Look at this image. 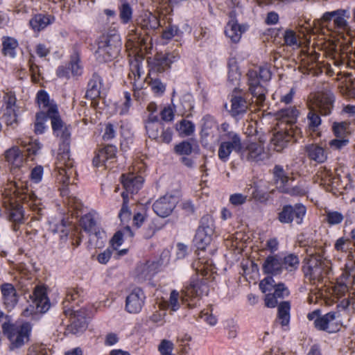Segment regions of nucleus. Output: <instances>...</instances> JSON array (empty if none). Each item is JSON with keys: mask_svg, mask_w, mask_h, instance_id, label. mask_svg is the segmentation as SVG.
<instances>
[{"mask_svg": "<svg viewBox=\"0 0 355 355\" xmlns=\"http://www.w3.org/2000/svg\"><path fill=\"white\" fill-rule=\"evenodd\" d=\"M48 118L51 120L53 134L62 139L59 146L55 165L58 174L57 179L65 186L68 184L69 176L73 173V162L69 157V143L68 141L70 137L69 128L62 120L59 111L55 109L51 112Z\"/></svg>", "mask_w": 355, "mask_h": 355, "instance_id": "1", "label": "nucleus"}, {"mask_svg": "<svg viewBox=\"0 0 355 355\" xmlns=\"http://www.w3.org/2000/svg\"><path fill=\"white\" fill-rule=\"evenodd\" d=\"M146 40L145 36L142 35L138 28L130 27L125 46L127 50L132 51L130 53V55H132L134 58L130 60L129 78L133 87L137 89L142 88L144 83L143 58L137 54H138L141 46L146 43Z\"/></svg>", "mask_w": 355, "mask_h": 355, "instance_id": "2", "label": "nucleus"}, {"mask_svg": "<svg viewBox=\"0 0 355 355\" xmlns=\"http://www.w3.org/2000/svg\"><path fill=\"white\" fill-rule=\"evenodd\" d=\"M208 291V286L202 279L198 276L192 277L189 285L186 286L182 291L183 295L181 300L179 292L173 290L168 300L159 302V307L162 310L171 309L173 311H176L180 309L181 302L198 299L202 295H207Z\"/></svg>", "mask_w": 355, "mask_h": 355, "instance_id": "3", "label": "nucleus"}, {"mask_svg": "<svg viewBox=\"0 0 355 355\" xmlns=\"http://www.w3.org/2000/svg\"><path fill=\"white\" fill-rule=\"evenodd\" d=\"M271 78L270 69L264 66L258 69H250L248 73V84L249 91L257 103H261L265 100L266 89L265 83Z\"/></svg>", "mask_w": 355, "mask_h": 355, "instance_id": "4", "label": "nucleus"}, {"mask_svg": "<svg viewBox=\"0 0 355 355\" xmlns=\"http://www.w3.org/2000/svg\"><path fill=\"white\" fill-rule=\"evenodd\" d=\"M121 46V37L118 33L104 35L98 42L96 58L100 62H110L119 55Z\"/></svg>", "mask_w": 355, "mask_h": 355, "instance_id": "5", "label": "nucleus"}, {"mask_svg": "<svg viewBox=\"0 0 355 355\" xmlns=\"http://www.w3.org/2000/svg\"><path fill=\"white\" fill-rule=\"evenodd\" d=\"M214 232L215 225L212 216H202L194 237V243L198 250H204L210 245Z\"/></svg>", "mask_w": 355, "mask_h": 355, "instance_id": "6", "label": "nucleus"}, {"mask_svg": "<svg viewBox=\"0 0 355 355\" xmlns=\"http://www.w3.org/2000/svg\"><path fill=\"white\" fill-rule=\"evenodd\" d=\"M19 186L15 182H10L5 188L3 196L6 199L5 203L10 205V220L15 223H21L24 221V211L22 207L16 203L19 196Z\"/></svg>", "mask_w": 355, "mask_h": 355, "instance_id": "7", "label": "nucleus"}, {"mask_svg": "<svg viewBox=\"0 0 355 355\" xmlns=\"http://www.w3.org/2000/svg\"><path fill=\"white\" fill-rule=\"evenodd\" d=\"M51 306L49 299L47 296L46 288L44 286L35 287L32 295V304H30L22 314L25 317H30L35 313L46 312Z\"/></svg>", "mask_w": 355, "mask_h": 355, "instance_id": "8", "label": "nucleus"}, {"mask_svg": "<svg viewBox=\"0 0 355 355\" xmlns=\"http://www.w3.org/2000/svg\"><path fill=\"white\" fill-rule=\"evenodd\" d=\"M3 329L11 343V348H18L24 345L29 340L31 326L28 323L22 324L3 325Z\"/></svg>", "mask_w": 355, "mask_h": 355, "instance_id": "9", "label": "nucleus"}, {"mask_svg": "<svg viewBox=\"0 0 355 355\" xmlns=\"http://www.w3.org/2000/svg\"><path fill=\"white\" fill-rule=\"evenodd\" d=\"M222 141L219 145L218 156L223 162H227L233 150L239 155L241 137L235 132H228L221 135Z\"/></svg>", "mask_w": 355, "mask_h": 355, "instance_id": "10", "label": "nucleus"}, {"mask_svg": "<svg viewBox=\"0 0 355 355\" xmlns=\"http://www.w3.org/2000/svg\"><path fill=\"white\" fill-rule=\"evenodd\" d=\"M306 212V209L302 204H296L294 207L285 205L278 214V220L282 223H291L295 220L300 225L302 223Z\"/></svg>", "mask_w": 355, "mask_h": 355, "instance_id": "11", "label": "nucleus"}, {"mask_svg": "<svg viewBox=\"0 0 355 355\" xmlns=\"http://www.w3.org/2000/svg\"><path fill=\"white\" fill-rule=\"evenodd\" d=\"M303 270L306 278L313 284H315L316 282H320L323 277L324 262L318 257L311 256L303 267Z\"/></svg>", "mask_w": 355, "mask_h": 355, "instance_id": "12", "label": "nucleus"}, {"mask_svg": "<svg viewBox=\"0 0 355 355\" xmlns=\"http://www.w3.org/2000/svg\"><path fill=\"white\" fill-rule=\"evenodd\" d=\"M180 58V55L178 51L164 53H160L155 55L150 64L153 70L157 72H163L170 69L171 64L178 61Z\"/></svg>", "mask_w": 355, "mask_h": 355, "instance_id": "13", "label": "nucleus"}, {"mask_svg": "<svg viewBox=\"0 0 355 355\" xmlns=\"http://www.w3.org/2000/svg\"><path fill=\"white\" fill-rule=\"evenodd\" d=\"M264 148L262 144L257 142H245L241 141L239 155L243 159L250 162H259L263 158Z\"/></svg>", "mask_w": 355, "mask_h": 355, "instance_id": "14", "label": "nucleus"}, {"mask_svg": "<svg viewBox=\"0 0 355 355\" xmlns=\"http://www.w3.org/2000/svg\"><path fill=\"white\" fill-rule=\"evenodd\" d=\"M178 202L177 196L167 193L154 202L153 210L159 216L165 218L171 214Z\"/></svg>", "mask_w": 355, "mask_h": 355, "instance_id": "15", "label": "nucleus"}, {"mask_svg": "<svg viewBox=\"0 0 355 355\" xmlns=\"http://www.w3.org/2000/svg\"><path fill=\"white\" fill-rule=\"evenodd\" d=\"M341 327L340 315L336 312H329L315 322V328L328 333L338 331Z\"/></svg>", "mask_w": 355, "mask_h": 355, "instance_id": "16", "label": "nucleus"}, {"mask_svg": "<svg viewBox=\"0 0 355 355\" xmlns=\"http://www.w3.org/2000/svg\"><path fill=\"white\" fill-rule=\"evenodd\" d=\"M298 114L297 110L294 107L282 109L278 114V125L288 127L295 134H302L300 128L295 125Z\"/></svg>", "mask_w": 355, "mask_h": 355, "instance_id": "17", "label": "nucleus"}, {"mask_svg": "<svg viewBox=\"0 0 355 355\" xmlns=\"http://www.w3.org/2000/svg\"><path fill=\"white\" fill-rule=\"evenodd\" d=\"M279 130L274 134L271 140L277 151H281L286 144L293 139L297 141L301 134H295L294 131L288 127L279 126Z\"/></svg>", "mask_w": 355, "mask_h": 355, "instance_id": "18", "label": "nucleus"}, {"mask_svg": "<svg viewBox=\"0 0 355 355\" xmlns=\"http://www.w3.org/2000/svg\"><path fill=\"white\" fill-rule=\"evenodd\" d=\"M117 148L115 146L107 145L100 149L95 155L92 163L95 167L104 166L107 168L116 159Z\"/></svg>", "mask_w": 355, "mask_h": 355, "instance_id": "19", "label": "nucleus"}, {"mask_svg": "<svg viewBox=\"0 0 355 355\" xmlns=\"http://www.w3.org/2000/svg\"><path fill=\"white\" fill-rule=\"evenodd\" d=\"M146 296L142 290L136 288L126 297L125 310L130 313H139L144 304Z\"/></svg>", "mask_w": 355, "mask_h": 355, "instance_id": "20", "label": "nucleus"}, {"mask_svg": "<svg viewBox=\"0 0 355 355\" xmlns=\"http://www.w3.org/2000/svg\"><path fill=\"white\" fill-rule=\"evenodd\" d=\"M248 28V26L240 24L236 19H232L225 27V34L232 42L238 43Z\"/></svg>", "mask_w": 355, "mask_h": 355, "instance_id": "21", "label": "nucleus"}, {"mask_svg": "<svg viewBox=\"0 0 355 355\" xmlns=\"http://www.w3.org/2000/svg\"><path fill=\"white\" fill-rule=\"evenodd\" d=\"M315 182L324 186L327 190H329L330 188L338 186L339 179L334 175L331 170L323 167L317 172Z\"/></svg>", "mask_w": 355, "mask_h": 355, "instance_id": "22", "label": "nucleus"}, {"mask_svg": "<svg viewBox=\"0 0 355 355\" xmlns=\"http://www.w3.org/2000/svg\"><path fill=\"white\" fill-rule=\"evenodd\" d=\"M121 182L126 193H135L142 187L144 178L133 173L123 174L121 176Z\"/></svg>", "mask_w": 355, "mask_h": 355, "instance_id": "23", "label": "nucleus"}, {"mask_svg": "<svg viewBox=\"0 0 355 355\" xmlns=\"http://www.w3.org/2000/svg\"><path fill=\"white\" fill-rule=\"evenodd\" d=\"M80 225L84 230L89 233L90 235L95 236L96 238H103L105 232L101 231L98 227L94 214L88 213L85 214L81 218Z\"/></svg>", "mask_w": 355, "mask_h": 355, "instance_id": "24", "label": "nucleus"}, {"mask_svg": "<svg viewBox=\"0 0 355 355\" xmlns=\"http://www.w3.org/2000/svg\"><path fill=\"white\" fill-rule=\"evenodd\" d=\"M354 281V279L347 277L345 275H342L333 286L334 294L338 297H341L347 293H349V294L353 293V291H355L352 287Z\"/></svg>", "mask_w": 355, "mask_h": 355, "instance_id": "25", "label": "nucleus"}, {"mask_svg": "<svg viewBox=\"0 0 355 355\" xmlns=\"http://www.w3.org/2000/svg\"><path fill=\"white\" fill-rule=\"evenodd\" d=\"M3 302L8 309H13L18 302L16 289L12 284L5 283L1 286Z\"/></svg>", "mask_w": 355, "mask_h": 355, "instance_id": "26", "label": "nucleus"}, {"mask_svg": "<svg viewBox=\"0 0 355 355\" xmlns=\"http://www.w3.org/2000/svg\"><path fill=\"white\" fill-rule=\"evenodd\" d=\"M37 103L40 112H44L49 116L53 110H58L57 104L50 98L49 94L44 90H40L37 93Z\"/></svg>", "mask_w": 355, "mask_h": 355, "instance_id": "27", "label": "nucleus"}, {"mask_svg": "<svg viewBox=\"0 0 355 355\" xmlns=\"http://www.w3.org/2000/svg\"><path fill=\"white\" fill-rule=\"evenodd\" d=\"M263 270L265 273L276 275L283 270V260L279 255L268 256L263 264Z\"/></svg>", "mask_w": 355, "mask_h": 355, "instance_id": "28", "label": "nucleus"}, {"mask_svg": "<svg viewBox=\"0 0 355 355\" xmlns=\"http://www.w3.org/2000/svg\"><path fill=\"white\" fill-rule=\"evenodd\" d=\"M273 176L277 188L283 193L284 191H287L286 188L293 180L287 175L282 166L279 165L275 166Z\"/></svg>", "mask_w": 355, "mask_h": 355, "instance_id": "29", "label": "nucleus"}, {"mask_svg": "<svg viewBox=\"0 0 355 355\" xmlns=\"http://www.w3.org/2000/svg\"><path fill=\"white\" fill-rule=\"evenodd\" d=\"M334 96L331 93H322L320 94L317 99L315 105L323 115H328L331 113Z\"/></svg>", "mask_w": 355, "mask_h": 355, "instance_id": "30", "label": "nucleus"}, {"mask_svg": "<svg viewBox=\"0 0 355 355\" xmlns=\"http://www.w3.org/2000/svg\"><path fill=\"white\" fill-rule=\"evenodd\" d=\"M54 21V17L49 15H35L29 21L30 26L34 32H40L46 28Z\"/></svg>", "mask_w": 355, "mask_h": 355, "instance_id": "31", "label": "nucleus"}, {"mask_svg": "<svg viewBox=\"0 0 355 355\" xmlns=\"http://www.w3.org/2000/svg\"><path fill=\"white\" fill-rule=\"evenodd\" d=\"M305 150L309 158L318 163H323L327 159L325 150L318 144H309L306 146Z\"/></svg>", "mask_w": 355, "mask_h": 355, "instance_id": "32", "label": "nucleus"}, {"mask_svg": "<svg viewBox=\"0 0 355 355\" xmlns=\"http://www.w3.org/2000/svg\"><path fill=\"white\" fill-rule=\"evenodd\" d=\"M138 24L144 30H155L159 26L157 17L150 12L142 13L138 19Z\"/></svg>", "mask_w": 355, "mask_h": 355, "instance_id": "33", "label": "nucleus"}, {"mask_svg": "<svg viewBox=\"0 0 355 355\" xmlns=\"http://www.w3.org/2000/svg\"><path fill=\"white\" fill-rule=\"evenodd\" d=\"M6 161L14 168H19L23 163L24 157L22 152L17 146H12L5 153Z\"/></svg>", "mask_w": 355, "mask_h": 355, "instance_id": "34", "label": "nucleus"}, {"mask_svg": "<svg viewBox=\"0 0 355 355\" xmlns=\"http://www.w3.org/2000/svg\"><path fill=\"white\" fill-rule=\"evenodd\" d=\"M339 14H336L334 16V23L335 26V31L338 32L339 34L343 35V37L345 40H347L344 34L347 33L348 35H350V28L347 20L345 19V15L347 12L346 10H338Z\"/></svg>", "mask_w": 355, "mask_h": 355, "instance_id": "35", "label": "nucleus"}, {"mask_svg": "<svg viewBox=\"0 0 355 355\" xmlns=\"http://www.w3.org/2000/svg\"><path fill=\"white\" fill-rule=\"evenodd\" d=\"M102 88V78L97 74L93 75L88 83L86 96L91 99H95L100 96Z\"/></svg>", "mask_w": 355, "mask_h": 355, "instance_id": "36", "label": "nucleus"}, {"mask_svg": "<svg viewBox=\"0 0 355 355\" xmlns=\"http://www.w3.org/2000/svg\"><path fill=\"white\" fill-rule=\"evenodd\" d=\"M18 42L12 37L4 36L2 37L3 53L6 56L15 58L17 54V49L18 47Z\"/></svg>", "mask_w": 355, "mask_h": 355, "instance_id": "37", "label": "nucleus"}, {"mask_svg": "<svg viewBox=\"0 0 355 355\" xmlns=\"http://www.w3.org/2000/svg\"><path fill=\"white\" fill-rule=\"evenodd\" d=\"M231 114L236 116L244 114L248 107L247 101L241 96H234L231 100Z\"/></svg>", "mask_w": 355, "mask_h": 355, "instance_id": "38", "label": "nucleus"}, {"mask_svg": "<svg viewBox=\"0 0 355 355\" xmlns=\"http://www.w3.org/2000/svg\"><path fill=\"white\" fill-rule=\"evenodd\" d=\"M1 119L7 125L12 126L18 123V108L2 107Z\"/></svg>", "mask_w": 355, "mask_h": 355, "instance_id": "39", "label": "nucleus"}, {"mask_svg": "<svg viewBox=\"0 0 355 355\" xmlns=\"http://www.w3.org/2000/svg\"><path fill=\"white\" fill-rule=\"evenodd\" d=\"M291 304L284 301L278 306V320L282 327H288L290 322Z\"/></svg>", "mask_w": 355, "mask_h": 355, "instance_id": "40", "label": "nucleus"}, {"mask_svg": "<svg viewBox=\"0 0 355 355\" xmlns=\"http://www.w3.org/2000/svg\"><path fill=\"white\" fill-rule=\"evenodd\" d=\"M203 124L200 132L202 138H207L208 137L213 136L215 130L217 129V124L215 120L209 116H205L202 119Z\"/></svg>", "mask_w": 355, "mask_h": 355, "instance_id": "41", "label": "nucleus"}, {"mask_svg": "<svg viewBox=\"0 0 355 355\" xmlns=\"http://www.w3.org/2000/svg\"><path fill=\"white\" fill-rule=\"evenodd\" d=\"M133 232L129 226L125 227L123 229L116 232L111 240V244L114 249L116 250L123 243V239L132 238Z\"/></svg>", "mask_w": 355, "mask_h": 355, "instance_id": "42", "label": "nucleus"}, {"mask_svg": "<svg viewBox=\"0 0 355 355\" xmlns=\"http://www.w3.org/2000/svg\"><path fill=\"white\" fill-rule=\"evenodd\" d=\"M284 43L293 49L301 47L302 42L298 38L296 33L291 29H286L283 35Z\"/></svg>", "mask_w": 355, "mask_h": 355, "instance_id": "43", "label": "nucleus"}, {"mask_svg": "<svg viewBox=\"0 0 355 355\" xmlns=\"http://www.w3.org/2000/svg\"><path fill=\"white\" fill-rule=\"evenodd\" d=\"M228 80L235 85L239 81L241 74L237 62L234 58L230 59L228 62Z\"/></svg>", "mask_w": 355, "mask_h": 355, "instance_id": "44", "label": "nucleus"}, {"mask_svg": "<svg viewBox=\"0 0 355 355\" xmlns=\"http://www.w3.org/2000/svg\"><path fill=\"white\" fill-rule=\"evenodd\" d=\"M176 130L181 137L191 136L195 132V125L190 121L183 119L177 124Z\"/></svg>", "mask_w": 355, "mask_h": 355, "instance_id": "45", "label": "nucleus"}, {"mask_svg": "<svg viewBox=\"0 0 355 355\" xmlns=\"http://www.w3.org/2000/svg\"><path fill=\"white\" fill-rule=\"evenodd\" d=\"M343 275L355 280V249L354 251H349L347 254Z\"/></svg>", "mask_w": 355, "mask_h": 355, "instance_id": "46", "label": "nucleus"}, {"mask_svg": "<svg viewBox=\"0 0 355 355\" xmlns=\"http://www.w3.org/2000/svg\"><path fill=\"white\" fill-rule=\"evenodd\" d=\"M334 249L338 252L347 253V254L349 251L354 250L352 248L350 240L345 237H340L336 241Z\"/></svg>", "mask_w": 355, "mask_h": 355, "instance_id": "47", "label": "nucleus"}, {"mask_svg": "<svg viewBox=\"0 0 355 355\" xmlns=\"http://www.w3.org/2000/svg\"><path fill=\"white\" fill-rule=\"evenodd\" d=\"M131 95L128 92H124V98L122 102L118 103L116 106V111L120 115H124L128 113L132 105Z\"/></svg>", "mask_w": 355, "mask_h": 355, "instance_id": "48", "label": "nucleus"}, {"mask_svg": "<svg viewBox=\"0 0 355 355\" xmlns=\"http://www.w3.org/2000/svg\"><path fill=\"white\" fill-rule=\"evenodd\" d=\"M48 116L44 112H39L36 114L35 123V132L36 134H43L47 126L46 125Z\"/></svg>", "mask_w": 355, "mask_h": 355, "instance_id": "49", "label": "nucleus"}, {"mask_svg": "<svg viewBox=\"0 0 355 355\" xmlns=\"http://www.w3.org/2000/svg\"><path fill=\"white\" fill-rule=\"evenodd\" d=\"M283 260V268L288 271H293L296 270L300 264V260L297 256L290 254L286 256Z\"/></svg>", "mask_w": 355, "mask_h": 355, "instance_id": "50", "label": "nucleus"}, {"mask_svg": "<svg viewBox=\"0 0 355 355\" xmlns=\"http://www.w3.org/2000/svg\"><path fill=\"white\" fill-rule=\"evenodd\" d=\"M71 75L73 76H80L83 73V67L80 64L79 56L77 53L71 57L69 64Z\"/></svg>", "mask_w": 355, "mask_h": 355, "instance_id": "51", "label": "nucleus"}, {"mask_svg": "<svg viewBox=\"0 0 355 355\" xmlns=\"http://www.w3.org/2000/svg\"><path fill=\"white\" fill-rule=\"evenodd\" d=\"M122 197L123 198V206L119 214V217L122 223L128 222L130 219L131 212L128 208V194L125 192L122 193Z\"/></svg>", "mask_w": 355, "mask_h": 355, "instance_id": "52", "label": "nucleus"}, {"mask_svg": "<svg viewBox=\"0 0 355 355\" xmlns=\"http://www.w3.org/2000/svg\"><path fill=\"white\" fill-rule=\"evenodd\" d=\"M119 16L123 24H128L132 17V9L128 3H123L119 8Z\"/></svg>", "mask_w": 355, "mask_h": 355, "instance_id": "53", "label": "nucleus"}, {"mask_svg": "<svg viewBox=\"0 0 355 355\" xmlns=\"http://www.w3.org/2000/svg\"><path fill=\"white\" fill-rule=\"evenodd\" d=\"M308 128L311 131H315L321 124V119L320 116L314 112L313 110H310L307 115Z\"/></svg>", "mask_w": 355, "mask_h": 355, "instance_id": "54", "label": "nucleus"}, {"mask_svg": "<svg viewBox=\"0 0 355 355\" xmlns=\"http://www.w3.org/2000/svg\"><path fill=\"white\" fill-rule=\"evenodd\" d=\"M183 33L175 25H171L164 30L162 37L166 41L171 40L175 36L181 37Z\"/></svg>", "mask_w": 355, "mask_h": 355, "instance_id": "55", "label": "nucleus"}, {"mask_svg": "<svg viewBox=\"0 0 355 355\" xmlns=\"http://www.w3.org/2000/svg\"><path fill=\"white\" fill-rule=\"evenodd\" d=\"M287 191H284V193H288L291 196H304L309 191V187L306 183H301L294 187H290V185L286 188Z\"/></svg>", "mask_w": 355, "mask_h": 355, "instance_id": "56", "label": "nucleus"}, {"mask_svg": "<svg viewBox=\"0 0 355 355\" xmlns=\"http://www.w3.org/2000/svg\"><path fill=\"white\" fill-rule=\"evenodd\" d=\"M344 216L342 213L337 211H328L326 212V220L331 225H338L342 223Z\"/></svg>", "mask_w": 355, "mask_h": 355, "instance_id": "57", "label": "nucleus"}, {"mask_svg": "<svg viewBox=\"0 0 355 355\" xmlns=\"http://www.w3.org/2000/svg\"><path fill=\"white\" fill-rule=\"evenodd\" d=\"M146 130L148 137L156 139L159 137V130L162 128L160 123H146Z\"/></svg>", "mask_w": 355, "mask_h": 355, "instance_id": "58", "label": "nucleus"}, {"mask_svg": "<svg viewBox=\"0 0 355 355\" xmlns=\"http://www.w3.org/2000/svg\"><path fill=\"white\" fill-rule=\"evenodd\" d=\"M4 108H18L17 105V98L16 95L12 92H7L4 94L3 97Z\"/></svg>", "mask_w": 355, "mask_h": 355, "instance_id": "59", "label": "nucleus"}, {"mask_svg": "<svg viewBox=\"0 0 355 355\" xmlns=\"http://www.w3.org/2000/svg\"><path fill=\"white\" fill-rule=\"evenodd\" d=\"M83 295V291L80 288H69L67 290L65 302H79Z\"/></svg>", "mask_w": 355, "mask_h": 355, "instance_id": "60", "label": "nucleus"}, {"mask_svg": "<svg viewBox=\"0 0 355 355\" xmlns=\"http://www.w3.org/2000/svg\"><path fill=\"white\" fill-rule=\"evenodd\" d=\"M338 306L342 310H347L352 307L355 311V291L350 293L347 298L342 300Z\"/></svg>", "mask_w": 355, "mask_h": 355, "instance_id": "61", "label": "nucleus"}, {"mask_svg": "<svg viewBox=\"0 0 355 355\" xmlns=\"http://www.w3.org/2000/svg\"><path fill=\"white\" fill-rule=\"evenodd\" d=\"M192 146L189 141H182L175 146V151L181 155H189L192 153Z\"/></svg>", "mask_w": 355, "mask_h": 355, "instance_id": "62", "label": "nucleus"}, {"mask_svg": "<svg viewBox=\"0 0 355 355\" xmlns=\"http://www.w3.org/2000/svg\"><path fill=\"white\" fill-rule=\"evenodd\" d=\"M158 349L161 355H175L172 353L173 344L169 340H163L159 344Z\"/></svg>", "mask_w": 355, "mask_h": 355, "instance_id": "63", "label": "nucleus"}, {"mask_svg": "<svg viewBox=\"0 0 355 355\" xmlns=\"http://www.w3.org/2000/svg\"><path fill=\"white\" fill-rule=\"evenodd\" d=\"M27 355H47V349L43 344H34L28 348Z\"/></svg>", "mask_w": 355, "mask_h": 355, "instance_id": "64", "label": "nucleus"}]
</instances>
